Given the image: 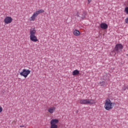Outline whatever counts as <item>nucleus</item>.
Wrapping results in <instances>:
<instances>
[{
    "instance_id": "nucleus-8",
    "label": "nucleus",
    "mask_w": 128,
    "mask_h": 128,
    "mask_svg": "<svg viewBox=\"0 0 128 128\" xmlns=\"http://www.w3.org/2000/svg\"><path fill=\"white\" fill-rule=\"evenodd\" d=\"M76 16H79L80 18H82V20H84L86 18V12H83L82 16H80V14H78V12H77Z\"/></svg>"
},
{
    "instance_id": "nucleus-13",
    "label": "nucleus",
    "mask_w": 128,
    "mask_h": 128,
    "mask_svg": "<svg viewBox=\"0 0 128 128\" xmlns=\"http://www.w3.org/2000/svg\"><path fill=\"white\" fill-rule=\"evenodd\" d=\"M35 12H36V14L38 16L40 14H43V12H44V10L42 9L38 10Z\"/></svg>"
},
{
    "instance_id": "nucleus-10",
    "label": "nucleus",
    "mask_w": 128,
    "mask_h": 128,
    "mask_svg": "<svg viewBox=\"0 0 128 128\" xmlns=\"http://www.w3.org/2000/svg\"><path fill=\"white\" fill-rule=\"evenodd\" d=\"M56 110V108L54 107H50L48 108V112L50 114H54Z\"/></svg>"
},
{
    "instance_id": "nucleus-21",
    "label": "nucleus",
    "mask_w": 128,
    "mask_h": 128,
    "mask_svg": "<svg viewBox=\"0 0 128 128\" xmlns=\"http://www.w3.org/2000/svg\"><path fill=\"white\" fill-rule=\"evenodd\" d=\"M2 112V106H0V113Z\"/></svg>"
},
{
    "instance_id": "nucleus-14",
    "label": "nucleus",
    "mask_w": 128,
    "mask_h": 128,
    "mask_svg": "<svg viewBox=\"0 0 128 128\" xmlns=\"http://www.w3.org/2000/svg\"><path fill=\"white\" fill-rule=\"evenodd\" d=\"M72 76H78V74H80V71L78 70H76L72 72Z\"/></svg>"
},
{
    "instance_id": "nucleus-15",
    "label": "nucleus",
    "mask_w": 128,
    "mask_h": 128,
    "mask_svg": "<svg viewBox=\"0 0 128 128\" xmlns=\"http://www.w3.org/2000/svg\"><path fill=\"white\" fill-rule=\"evenodd\" d=\"M80 34V32L78 30H75L73 32V34H74V36H78Z\"/></svg>"
},
{
    "instance_id": "nucleus-16",
    "label": "nucleus",
    "mask_w": 128,
    "mask_h": 128,
    "mask_svg": "<svg viewBox=\"0 0 128 128\" xmlns=\"http://www.w3.org/2000/svg\"><path fill=\"white\" fill-rule=\"evenodd\" d=\"M58 125L56 124H50V128H58Z\"/></svg>"
},
{
    "instance_id": "nucleus-3",
    "label": "nucleus",
    "mask_w": 128,
    "mask_h": 128,
    "mask_svg": "<svg viewBox=\"0 0 128 128\" xmlns=\"http://www.w3.org/2000/svg\"><path fill=\"white\" fill-rule=\"evenodd\" d=\"M124 48V46L121 44H116L114 48V50L112 52H122Z\"/></svg>"
},
{
    "instance_id": "nucleus-22",
    "label": "nucleus",
    "mask_w": 128,
    "mask_h": 128,
    "mask_svg": "<svg viewBox=\"0 0 128 128\" xmlns=\"http://www.w3.org/2000/svg\"><path fill=\"white\" fill-rule=\"evenodd\" d=\"M92 0H88V4H90Z\"/></svg>"
},
{
    "instance_id": "nucleus-1",
    "label": "nucleus",
    "mask_w": 128,
    "mask_h": 128,
    "mask_svg": "<svg viewBox=\"0 0 128 128\" xmlns=\"http://www.w3.org/2000/svg\"><path fill=\"white\" fill-rule=\"evenodd\" d=\"M114 104H116V103L112 102L110 100L107 98L105 101L104 108L106 110H112V106H114Z\"/></svg>"
},
{
    "instance_id": "nucleus-25",
    "label": "nucleus",
    "mask_w": 128,
    "mask_h": 128,
    "mask_svg": "<svg viewBox=\"0 0 128 128\" xmlns=\"http://www.w3.org/2000/svg\"><path fill=\"white\" fill-rule=\"evenodd\" d=\"M114 54V56H115V54H116V53L115 52Z\"/></svg>"
},
{
    "instance_id": "nucleus-6",
    "label": "nucleus",
    "mask_w": 128,
    "mask_h": 128,
    "mask_svg": "<svg viewBox=\"0 0 128 128\" xmlns=\"http://www.w3.org/2000/svg\"><path fill=\"white\" fill-rule=\"evenodd\" d=\"M100 26L102 30H106L108 28V26L105 22H102L100 24Z\"/></svg>"
},
{
    "instance_id": "nucleus-23",
    "label": "nucleus",
    "mask_w": 128,
    "mask_h": 128,
    "mask_svg": "<svg viewBox=\"0 0 128 128\" xmlns=\"http://www.w3.org/2000/svg\"><path fill=\"white\" fill-rule=\"evenodd\" d=\"M24 125L20 126V128H24Z\"/></svg>"
},
{
    "instance_id": "nucleus-5",
    "label": "nucleus",
    "mask_w": 128,
    "mask_h": 128,
    "mask_svg": "<svg viewBox=\"0 0 128 128\" xmlns=\"http://www.w3.org/2000/svg\"><path fill=\"white\" fill-rule=\"evenodd\" d=\"M12 22V18L10 16H6L4 19V22L6 24H11Z\"/></svg>"
},
{
    "instance_id": "nucleus-24",
    "label": "nucleus",
    "mask_w": 128,
    "mask_h": 128,
    "mask_svg": "<svg viewBox=\"0 0 128 128\" xmlns=\"http://www.w3.org/2000/svg\"><path fill=\"white\" fill-rule=\"evenodd\" d=\"M78 110L76 111V113H78Z\"/></svg>"
},
{
    "instance_id": "nucleus-20",
    "label": "nucleus",
    "mask_w": 128,
    "mask_h": 128,
    "mask_svg": "<svg viewBox=\"0 0 128 128\" xmlns=\"http://www.w3.org/2000/svg\"><path fill=\"white\" fill-rule=\"evenodd\" d=\"M125 22L128 24V18L125 19Z\"/></svg>"
},
{
    "instance_id": "nucleus-2",
    "label": "nucleus",
    "mask_w": 128,
    "mask_h": 128,
    "mask_svg": "<svg viewBox=\"0 0 128 128\" xmlns=\"http://www.w3.org/2000/svg\"><path fill=\"white\" fill-rule=\"evenodd\" d=\"M96 102V100H94L81 99L80 100V104H94Z\"/></svg>"
},
{
    "instance_id": "nucleus-9",
    "label": "nucleus",
    "mask_w": 128,
    "mask_h": 128,
    "mask_svg": "<svg viewBox=\"0 0 128 128\" xmlns=\"http://www.w3.org/2000/svg\"><path fill=\"white\" fill-rule=\"evenodd\" d=\"M58 124V119H52L50 122V124Z\"/></svg>"
},
{
    "instance_id": "nucleus-4",
    "label": "nucleus",
    "mask_w": 128,
    "mask_h": 128,
    "mask_svg": "<svg viewBox=\"0 0 128 128\" xmlns=\"http://www.w3.org/2000/svg\"><path fill=\"white\" fill-rule=\"evenodd\" d=\"M30 74V70L24 68L22 72H20V76H24L25 78H28V76Z\"/></svg>"
},
{
    "instance_id": "nucleus-11",
    "label": "nucleus",
    "mask_w": 128,
    "mask_h": 128,
    "mask_svg": "<svg viewBox=\"0 0 128 128\" xmlns=\"http://www.w3.org/2000/svg\"><path fill=\"white\" fill-rule=\"evenodd\" d=\"M38 15L36 14V12H34V14H32V16H31V18H30V20H32L33 22L34 21L36 20V16Z\"/></svg>"
},
{
    "instance_id": "nucleus-18",
    "label": "nucleus",
    "mask_w": 128,
    "mask_h": 128,
    "mask_svg": "<svg viewBox=\"0 0 128 128\" xmlns=\"http://www.w3.org/2000/svg\"><path fill=\"white\" fill-rule=\"evenodd\" d=\"M124 12H126V14H128V6L125 8Z\"/></svg>"
},
{
    "instance_id": "nucleus-19",
    "label": "nucleus",
    "mask_w": 128,
    "mask_h": 128,
    "mask_svg": "<svg viewBox=\"0 0 128 128\" xmlns=\"http://www.w3.org/2000/svg\"><path fill=\"white\" fill-rule=\"evenodd\" d=\"M126 88H128V87L124 86L122 88V90H126Z\"/></svg>"
},
{
    "instance_id": "nucleus-12",
    "label": "nucleus",
    "mask_w": 128,
    "mask_h": 128,
    "mask_svg": "<svg viewBox=\"0 0 128 128\" xmlns=\"http://www.w3.org/2000/svg\"><path fill=\"white\" fill-rule=\"evenodd\" d=\"M36 32V28H34L33 30H30V36H35Z\"/></svg>"
},
{
    "instance_id": "nucleus-7",
    "label": "nucleus",
    "mask_w": 128,
    "mask_h": 128,
    "mask_svg": "<svg viewBox=\"0 0 128 128\" xmlns=\"http://www.w3.org/2000/svg\"><path fill=\"white\" fill-rule=\"evenodd\" d=\"M30 40H32V42H38V38L36 35L30 36Z\"/></svg>"
},
{
    "instance_id": "nucleus-17",
    "label": "nucleus",
    "mask_w": 128,
    "mask_h": 128,
    "mask_svg": "<svg viewBox=\"0 0 128 128\" xmlns=\"http://www.w3.org/2000/svg\"><path fill=\"white\" fill-rule=\"evenodd\" d=\"M98 84L100 86H104V84H106V82H104V81H102V82H100Z\"/></svg>"
}]
</instances>
